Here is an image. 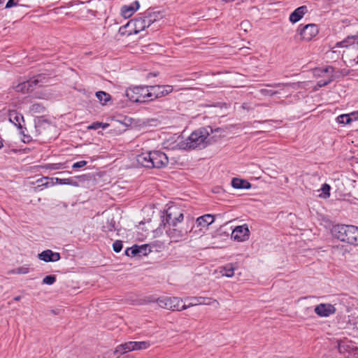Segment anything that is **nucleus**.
<instances>
[{"label": "nucleus", "mask_w": 358, "mask_h": 358, "mask_svg": "<svg viewBox=\"0 0 358 358\" xmlns=\"http://www.w3.org/2000/svg\"><path fill=\"white\" fill-rule=\"evenodd\" d=\"M213 132L212 127L199 128L193 131L184 143L185 148L202 149L212 143L210 134Z\"/></svg>", "instance_id": "f257e3e1"}, {"label": "nucleus", "mask_w": 358, "mask_h": 358, "mask_svg": "<svg viewBox=\"0 0 358 358\" xmlns=\"http://www.w3.org/2000/svg\"><path fill=\"white\" fill-rule=\"evenodd\" d=\"M358 227L354 225L337 224L331 229L334 237L343 242L355 245Z\"/></svg>", "instance_id": "f03ea898"}, {"label": "nucleus", "mask_w": 358, "mask_h": 358, "mask_svg": "<svg viewBox=\"0 0 358 358\" xmlns=\"http://www.w3.org/2000/svg\"><path fill=\"white\" fill-rule=\"evenodd\" d=\"M126 96L133 102H145L150 100L149 86H136L126 90Z\"/></svg>", "instance_id": "7ed1b4c3"}, {"label": "nucleus", "mask_w": 358, "mask_h": 358, "mask_svg": "<svg viewBox=\"0 0 358 358\" xmlns=\"http://www.w3.org/2000/svg\"><path fill=\"white\" fill-rule=\"evenodd\" d=\"M150 301L157 302L161 308L165 309L177 311L183 310L182 308V299L178 297L162 296Z\"/></svg>", "instance_id": "20e7f679"}, {"label": "nucleus", "mask_w": 358, "mask_h": 358, "mask_svg": "<svg viewBox=\"0 0 358 358\" xmlns=\"http://www.w3.org/2000/svg\"><path fill=\"white\" fill-rule=\"evenodd\" d=\"M185 300H189L190 302L185 305L183 304L182 306V308L184 310L187 309L188 308L197 306V305H213L216 308L220 307V303L216 299H213L212 298L202 297V296H194L187 298Z\"/></svg>", "instance_id": "39448f33"}, {"label": "nucleus", "mask_w": 358, "mask_h": 358, "mask_svg": "<svg viewBox=\"0 0 358 358\" xmlns=\"http://www.w3.org/2000/svg\"><path fill=\"white\" fill-rule=\"evenodd\" d=\"M152 169H162L167 166L169 158L166 155L159 150L152 151Z\"/></svg>", "instance_id": "423d86ee"}, {"label": "nucleus", "mask_w": 358, "mask_h": 358, "mask_svg": "<svg viewBox=\"0 0 358 358\" xmlns=\"http://www.w3.org/2000/svg\"><path fill=\"white\" fill-rule=\"evenodd\" d=\"M150 100L159 98L169 94L173 91L171 85H152L149 86Z\"/></svg>", "instance_id": "0eeeda50"}, {"label": "nucleus", "mask_w": 358, "mask_h": 358, "mask_svg": "<svg viewBox=\"0 0 358 358\" xmlns=\"http://www.w3.org/2000/svg\"><path fill=\"white\" fill-rule=\"evenodd\" d=\"M183 220V214L177 208H169L166 210V222L175 227Z\"/></svg>", "instance_id": "6e6552de"}, {"label": "nucleus", "mask_w": 358, "mask_h": 358, "mask_svg": "<svg viewBox=\"0 0 358 358\" xmlns=\"http://www.w3.org/2000/svg\"><path fill=\"white\" fill-rule=\"evenodd\" d=\"M250 231L247 224L237 226L231 233V238L238 241L243 242L249 238Z\"/></svg>", "instance_id": "1a4fd4ad"}, {"label": "nucleus", "mask_w": 358, "mask_h": 358, "mask_svg": "<svg viewBox=\"0 0 358 358\" xmlns=\"http://www.w3.org/2000/svg\"><path fill=\"white\" fill-rule=\"evenodd\" d=\"M150 24L148 23L147 17L145 15L136 17L128 22L127 27H134V33L138 34L144 30L145 28L149 27Z\"/></svg>", "instance_id": "9d476101"}, {"label": "nucleus", "mask_w": 358, "mask_h": 358, "mask_svg": "<svg viewBox=\"0 0 358 358\" xmlns=\"http://www.w3.org/2000/svg\"><path fill=\"white\" fill-rule=\"evenodd\" d=\"M319 32L318 27L315 24H308L305 25L300 30V35L302 38L305 41H310L313 37H315Z\"/></svg>", "instance_id": "9b49d317"}, {"label": "nucleus", "mask_w": 358, "mask_h": 358, "mask_svg": "<svg viewBox=\"0 0 358 358\" xmlns=\"http://www.w3.org/2000/svg\"><path fill=\"white\" fill-rule=\"evenodd\" d=\"M314 311L320 317H329L336 312V308L330 303H320L315 308Z\"/></svg>", "instance_id": "f8f14e48"}, {"label": "nucleus", "mask_w": 358, "mask_h": 358, "mask_svg": "<svg viewBox=\"0 0 358 358\" xmlns=\"http://www.w3.org/2000/svg\"><path fill=\"white\" fill-rule=\"evenodd\" d=\"M38 83V79H31L17 84V85L14 86V89L17 92H29L34 90V86H36Z\"/></svg>", "instance_id": "ddd939ff"}, {"label": "nucleus", "mask_w": 358, "mask_h": 358, "mask_svg": "<svg viewBox=\"0 0 358 358\" xmlns=\"http://www.w3.org/2000/svg\"><path fill=\"white\" fill-rule=\"evenodd\" d=\"M132 344H134V341H130L118 345L115 350L113 352L112 357L117 358V357L129 356L128 355L125 354L127 352L134 350V345Z\"/></svg>", "instance_id": "4468645a"}, {"label": "nucleus", "mask_w": 358, "mask_h": 358, "mask_svg": "<svg viewBox=\"0 0 358 358\" xmlns=\"http://www.w3.org/2000/svg\"><path fill=\"white\" fill-rule=\"evenodd\" d=\"M152 151L143 152L136 156V162L137 164L143 167L152 169Z\"/></svg>", "instance_id": "2eb2a0df"}, {"label": "nucleus", "mask_w": 358, "mask_h": 358, "mask_svg": "<svg viewBox=\"0 0 358 358\" xmlns=\"http://www.w3.org/2000/svg\"><path fill=\"white\" fill-rule=\"evenodd\" d=\"M38 259L45 262H55L60 259V255L58 252H52L51 250H46L38 254Z\"/></svg>", "instance_id": "dca6fc26"}, {"label": "nucleus", "mask_w": 358, "mask_h": 358, "mask_svg": "<svg viewBox=\"0 0 358 358\" xmlns=\"http://www.w3.org/2000/svg\"><path fill=\"white\" fill-rule=\"evenodd\" d=\"M140 7L138 1H134L129 5H124L121 8V14L123 17H130Z\"/></svg>", "instance_id": "f3484780"}, {"label": "nucleus", "mask_w": 358, "mask_h": 358, "mask_svg": "<svg viewBox=\"0 0 358 358\" xmlns=\"http://www.w3.org/2000/svg\"><path fill=\"white\" fill-rule=\"evenodd\" d=\"M166 233L172 242H178L186 236L187 231H182L176 228H173L167 230Z\"/></svg>", "instance_id": "a211bd4d"}, {"label": "nucleus", "mask_w": 358, "mask_h": 358, "mask_svg": "<svg viewBox=\"0 0 358 358\" xmlns=\"http://www.w3.org/2000/svg\"><path fill=\"white\" fill-rule=\"evenodd\" d=\"M307 12L308 8L306 6H300L290 14L289 20L293 23H296L299 21Z\"/></svg>", "instance_id": "6ab92c4d"}, {"label": "nucleus", "mask_w": 358, "mask_h": 358, "mask_svg": "<svg viewBox=\"0 0 358 358\" xmlns=\"http://www.w3.org/2000/svg\"><path fill=\"white\" fill-rule=\"evenodd\" d=\"M145 16L147 17L148 23L150 25L155 22H157L162 20L164 17V15L160 11H148L145 14Z\"/></svg>", "instance_id": "aec40b11"}, {"label": "nucleus", "mask_w": 358, "mask_h": 358, "mask_svg": "<svg viewBox=\"0 0 358 358\" xmlns=\"http://www.w3.org/2000/svg\"><path fill=\"white\" fill-rule=\"evenodd\" d=\"M215 220V217L213 215L210 214H206L202 216L199 217L196 219V224L198 227H207L208 225L212 224Z\"/></svg>", "instance_id": "412c9836"}, {"label": "nucleus", "mask_w": 358, "mask_h": 358, "mask_svg": "<svg viewBox=\"0 0 358 358\" xmlns=\"http://www.w3.org/2000/svg\"><path fill=\"white\" fill-rule=\"evenodd\" d=\"M9 120L18 128H22L21 122L24 121V117L16 110H12L9 113Z\"/></svg>", "instance_id": "4be33fe9"}, {"label": "nucleus", "mask_w": 358, "mask_h": 358, "mask_svg": "<svg viewBox=\"0 0 358 358\" xmlns=\"http://www.w3.org/2000/svg\"><path fill=\"white\" fill-rule=\"evenodd\" d=\"M34 122L36 131L39 134L42 132L43 129H46L47 127H49L50 125V122L45 120L43 116L37 117L34 120Z\"/></svg>", "instance_id": "5701e85b"}, {"label": "nucleus", "mask_w": 358, "mask_h": 358, "mask_svg": "<svg viewBox=\"0 0 358 358\" xmlns=\"http://www.w3.org/2000/svg\"><path fill=\"white\" fill-rule=\"evenodd\" d=\"M231 185L235 189H250L251 184L245 180L234 178L231 180Z\"/></svg>", "instance_id": "b1692460"}, {"label": "nucleus", "mask_w": 358, "mask_h": 358, "mask_svg": "<svg viewBox=\"0 0 358 358\" xmlns=\"http://www.w3.org/2000/svg\"><path fill=\"white\" fill-rule=\"evenodd\" d=\"M357 114L355 113L351 114H343L337 117V122L340 124H350L352 121V118L351 116L355 117V119H357L355 117Z\"/></svg>", "instance_id": "393cba45"}, {"label": "nucleus", "mask_w": 358, "mask_h": 358, "mask_svg": "<svg viewBox=\"0 0 358 358\" xmlns=\"http://www.w3.org/2000/svg\"><path fill=\"white\" fill-rule=\"evenodd\" d=\"M358 39V32L356 35L348 36L343 41L336 43L337 47H347L350 44L354 43V41Z\"/></svg>", "instance_id": "a878e982"}, {"label": "nucleus", "mask_w": 358, "mask_h": 358, "mask_svg": "<svg viewBox=\"0 0 358 358\" xmlns=\"http://www.w3.org/2000/svg\"><path fill=\"white\" fill-rule=\"evenodd\" d=\"M236 266L233 264H229L222 268L220 271L222 275L227 277H232L234 274V271L236 269Z\"/></svg>", "instance_id": "bb28decb"}, {"label": "nucleus", "mask_w": 358, "mask_h": 358, "mask_svg": "<svg viewBox=\"0 0 358 358\" xmlns=\"http://www.w3.org/2000/svg\"><path fill=\"white\" fill-rule=\"evenodd\" d=\"M41 167L50 171L64 169L66 168L65 163L46 164L43 165Z\"/></svg>", "instance_id": "cd10ccee"}, {"label": "nucleus", "mask_w": 358, "mask_h": 358, "mask_svg": "<svg viewBox=\"0 0 358 358\" xmlns=\"http://www.w3.org/2000/svg\"><path fill=\"white\" fill-rule=\"evenodd\" d=\"M96 96L103 105L106 104L110 99V95L103 91L97 92L96 93Z\"/></svg>", "instance_id": "c85d7f7f"}, {"label": "nucleus", "mask_w": 358, "mask_h": 358, "mask_svg": "<svg viewBox=\"0 0 358 358\" xmlns=\"http://www.w3.org/2000/svg\"><path fill=\"white\" fill-rule=\"evenodd\" d=\"M29 110L32 114L43 113L45 111V107L42 104L36 103L31 106Z\"/></svg>", "instance_id": "c756f323"}, {"label": "nucleus", "mask_w": 358, "mask_h": 358, "mask_svg": "<svg viewBox=\"0 0 358 358\" xmlns=\"http://www.w3.org/2000/svg\"><path fill=\"white\" fill-rule=\"evenodd\" d=\"M29 267L25 265L23 266L18 267L13 269L8 272L10 274H27L29 273Z\"/></svg>", "instance_id": "7c9ffc66"}, {"label": "nucleus", "mask_w": 358, "mask_h": 358, "mask_svg": "<svg viewBox=\"0 0 358 358\" xmlns=\"http://www.w3.org/2000/svg\"><path fill=\"white\" fill-rule=\"evenodd\" d=\"M125 255L128 257H134L138 255V249L137 245H134L131 248H129L125 250Z\"/></svg>", "instance_id": "2f4dec72"}, {"label": "nucleus", "mask_w": 358, "mask_h": 358, "mask_svg": "<svg viewBox=\"0 0 358 358\" xmlns=\"http://www.w3.org/2000/svg\"><path fill=\"white\" fill-rule=\"evenodd\" d=\"M134 350H142V349H146L150 346L149 343L148 342H135L134 341Z\"/></svg>", "instance_id": "473e14b6"}, {"label": "nucleus", "mask_w": 358, "mask_h": 358, "mask_svg": "<svg viewBox=\"0 0 358 358\" xmlns=\"http://www.w3.org/2000/svg\"><path fill=\"white\" fill-rule=\"evenodd\" d=\"M138 249V256L146 255L150 251L148 245H137Z\"/></svg>", "instance_id": "72a5a7b5"}, {"label": "nucleus", "mask_w": 358, "mask_h": 358, "mask_svg": "<svg viewBox=\"0 0 358 358\" xmlns=\"http://www.w3.org/2000/svg\"><path fill=\"white\" fill-rule=\"evenodd\" d=\"M56 281V276L55 275H49L43 279V283L47 285H52Z\"/></svg>", "instance_id": "f704fd0d"}, {"label": "nucleus", "mask_w": 358, "mask_h": 358, "mask_svg": "<svg viewBox=\"0 0 358 358\" xmlns=\"http://www.w3.org/2000/svg\"><path fill=\"white\" fill-rule=\"evenodd\" d=\"M259 92L262 95L268 96H272L278 94L279 93L278 91H273V90H267V89H262V90H260Z\"/></svg>", "instance_id": "c9c22d12"}, {"label": "nucleus", "mask_w": 358, "mask_h": 358, "mask_svg": "<svg viewBox=\"0 0 358 358\" xmlns=\"http://www.w3.org/2000/svg\"><path fill=\"white\" fill-rule=\"evenodd\" d=\"M108 126L107 124H103L101 122H94L93 124H92L90 126L88 127V129H97L100 127H102L103 129L106 128Z\"/></svg>", "instance_id": "e433bc0d"}, {"label": "nucleus", "mask_w": 358, "mask_h": 358, "mask_svg": "<svg viewBox=\"0 0 358 358\" xmlns=\"http://www.w3.org/2000/svg\"><path fill=\"white\" fill-rule=\"evenodd\" d=\"M113 250L115 252H120L122 249V242L121 241H116L113 244Z\"/></svg>", "instance_id": "4c0bfd02"}, {"label": "nucleus", "mask_w": 358, "mask_h": 358, "mask_svg": "<svg viewBox=\"0 0 358 358\" xmlns=\"http://www.w3.org/2000/svg\"><path fill=\"white\" fill-rule=\"evenodd\" d=\"M330 189H331V187L328 184H324L322 185L321 189L324 194V198L329 197L330 196V193H329Z\"/></svg>", "instance_id": "58836bf2"}, {"label": "nucleus", "mask_w": 358, "mask_h": 358, "mask_svg": "<svg viewBox=\"0 0 358 358\" xmlns=\"http://www.w3.org/2000/svg\"><path fill=\"white\" fill-rule=\"evenodd\" d=\"M332 81V76H331L327 80H319L317 83V85L319 87H324L327 85H328L329 83H330Z\"/></svg>", "instance_id": "ea45409f"}, {"label": "nucleus", "mask_w": 358, "mask_h": 358, "mask_svg": "<svg viewBox=\"0 0 358 358\" xmlns=\"http://www.w3.org/2000/svg\"><path fill=\"white\" fill-rule=\"evenodd\" d=\"M55 184H56L55 182H53V180H50V181L49 180H46L45 182H43L41 185H38L36 187H35V189H36L37 188H39L41 187H43L45 188H47V187L53 186Z\"/></svg>", "instance_id": "a19ab883"}, {"label": "nucleus", "mask_w": 358, "mask_h": 358, "mask_svg": "<svg viewBox=\"0 0 358 358\" xmlns=\"http://www.w3.org/2000/svg\"><path fill=\"white\" fill-rule=\"evenodd\" d=\"M54 180H55L56 184L68 185V183H70V178L61 179V178H54Z\"/></svg>", "instance_id": "79ce46f5"}, {"label": "nucleus", "mask_w": 358, "mask_h": 358, "mask_svg": "<svg viewBox=\"0 0 358 358\" xmlns=\"http://www.w3.org/2000/svg\"><path fill=\"white\" fill-rule=\"evenodd\" d=\"M87 162L86 161H80V162L74 163L72 166V168L73 169H80V168L85 166L87 164Z\"/></svg>", "instance_id": "37998d69"}, {"label": "nucleus", "mask_w": 358, "mask_h": 358, "mask_svg": "<svg viewBox=\"0 0 358 358\" xmlns=\"http://www.w3.org/2000/svg\"><path fill=\"white\" fill-rule=\"evenodd\" d=\"M290 84H284V83H273V84H266V87H289Z\"/></svg>", "instance_id": "c03bdc74"}, {"label": "nucleus", "mask_w": 358, "mask_h": 358, "mask_svg": "<svg viewBox=\"0 0 358 358\" xmlns=\"http://www.w3.org/2000/svg\"><path fill=\"white\" fill-rule=\"evenodd\" d=\"M19 0H8L6 5V8H9L13 6H15L17 4Z\"/></svg>", "instance_id": "a18cd8bd"}, {"label": "nucleus", "mask_w": 358, "mask_h": 358, "mask_svg": "<svg viewBox=\"0 0 358 358\" xmlns=\"http://www.w3.org/2000/svg\"><path fill=\"white\" fill-rule=\"evenodd\" d=\"M320 71L322 73H327L331 74L334 71V69L332 66H328Z\"/></svg>", "instance_id": "49530a36"}, {"label": "nucleus", "mask_w": 358, "mask_h": 358, "mask_svg": "<svg viewBox=\"0 0 358 358\" xmlns=\"http://www.w3.org/2000/svg\"><path fill=\"white\" fill-rule=\"evenodd\" d=\"M54 180L53 178H49L48 176H44V177L41 178L40 179H38L36 180V182L38 183V182H43V180Z\"/></svg>", "instance_id": "de8ad7c7"}, {"label": "nucleus", "mask_w": 358, "mask_h": 358, "mask_svg": "<svg viewBox=\"0 0 358 358\" xmlns=\"http://www.w3.org/2000/svg\"><path fill=\"white\" fill-rule=\"evenodd\" d=\"M68 185H73V186H77L78 183H77V182L73 181L71 179H70V183H68Z\"/></svg>", "instance_id": "09e8293b"}, {"label": "nucleus", "mask_w": 358, "mask_h": 358, "mask_svg": "<svg viewBox=\"0 0 358 358\" xmlns=\"http://www.w3.org/2000/svg\"><path fill=\"white\" fill-rule=\"evenodd\" d=\"M20 299H21V296H15L13 299H14V301H20Z\"/></svg>", "instance_id": "8fccbe9b"}, {"label": "nucleus", "mask_w": 358, "mask_h": 358, "mask_svg": "<svg viewBox=\"0 0 358 358\" xmlns=\"http://www.w3.org/2000/svg\"><path fill=\"white\" fill-rule=\"evenodd\" d=\"M3 147V141H0V149H1Z\"/></svg>", "instance_id": "3c124183"}, {"label": "nucleus", "mask_w": 358, "mask_h": 358, "mask_svg": "<svg viewBox=\"0 0 358 358\" xmlns=\"http://www.w3.org/2000/svg\"><path fill=\"white\" fill-rule=\"evenodd\" d=\"M221 1L223 2L227 3V2L233 1L234 0H221Z\"/></svg>", "instance_id": "603ef678"}, {"label": "nucleus", "mask_w": 358, "mask_h": 358, "mask_svg": "<svg viewBox=\"0 0 358 358\" xmlns=\"http://www.w3.org/2000/svg\"><path fill=\"white\" fill-rule=\"evenodd\" d=\"M5 0H0V4H2Z\"/></svg>", "instance_id": "864d4df0"}, {"label": "nucleus", "mask_w": 358, "mask_h": 358, "mask_svg": "<svg viewBox=\"0 0 358 358\" xmlns=\"http://www.w3.org/2000/svg\"><path fill=\"white\" fill-rule=\"evenodd\" d=\"M357 45H358V43H357Z\"/></svg>", "instance_id": "5fc2aeb1"}]
</instances>
